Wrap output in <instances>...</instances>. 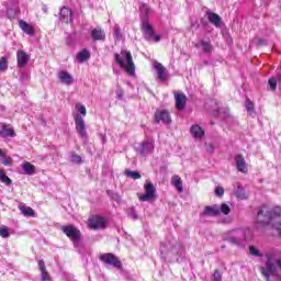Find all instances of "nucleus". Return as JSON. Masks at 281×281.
<instances>
[{"label":"nucleus","mask_w":281,"mask_h":281,"mask_svg":"<svg viewBox=\"0 0 281 281\" xmlns=\"http://www.w3.org/2000/svg\"><path fill=\"white\" fill-rule=\"evenodd\" d=\"M257 223L258 225H261V227L270 225L277 236H281V209L276 207L269 210L267 206L260 207L257 213Z\"/></svg>","instance_id":"nucleus-1"},{"label":"nucleus","mask_w":281,"mask_h":281,"mask_svg":"<svg viewBox=\"0 0 281 281\" xmlns=\"http://www.w3.org/2000/svg\"><path fill=\"white\" fill-rule=\"evenodd\" d=\"M76 113L74 114L75 128L81 139H89L87 134V125L85 124V117H87V108L82 103L75 105Z\"/></svg>","instance_id":"nucleus-2"},{"label":"nucleus","mask_w":281,"mask_h":281,"mask_svg":"<svg viewBox=\"0 0 281 281\" xmlns=\"http://www.w3.org/2000/svg\"><path fill=\"white\" fill-rule=\"evenodd\" d=\"M252 236L254 233L249 228H236L231 231L226 235L225 240H227V243H231V245H236L237 247H245V243H247V240H251Z\"/></svg>","instance_id":"nucleus-3"},{"label":"nucleus","mask_w":281,"mask_h":281,"mask_svg":"<svg viewBox=\"0 0 281 281\" xmlns=\"http://www.w3.org/2000/svg\"><path fill=\"white\" fill-rule=\"evenodd\" d=\"M115 60L121 69H125L128 76H135V64L133 63V55L128 50H122L121 55L115 54Z\"/></svg>","instance_id":"nucleus-4"},{"label":"nucleus","mask_w":281,"mask_h":281,"mask_svg":"<svg viewBox=\"0 0 281 281\" xmlns=\"http://www.w3.org/2000/svg\"><path fill=\"white\" fill-rule=\"evenodd\" d=\"M140 30L145 41H149L150 43H159L161 41V35L155 34V27H153L148 18H140Z\"/></svg>","instance_id":"nucleus-5"},{"label":"nucleus","mask_w":281,"mask_h":281,"mask_svg":"<svg viewBox=\"0 0 281 281\" xmlns=\"http://www.w3.org/2000/svg\"><path fill=\"white\" fill-rule=\"evenodd\" d=\"M71 243L79 254L85 251V239L82 238V233H80V229L75 226H71Z\"/></svg>","instance_id":"nucleus-6"},{"label":"nucleus","mask_w":281,"mask_h":281,"mask_svg":"<svg viewBox=\"0 0 281 281\" xmlns=\"http://www.w3.org/2000/svg\"><path fill=\"white\" fill-rule=\"evenodd\" d=\"M99 260L103 262V265H108L109 267H114V269H122V261L117 256L112 252L102 254L99 257Z\"/></svg>","instance_id":"nucleus-7"},{"label":"nucleus","mask_w":281,"mask_h":281,"mask_svg":"<svg viewBox=\"0 0 281 281\" xmlns=\"http://www.w3.org/2000/svg\"><path fill=\"white\" fill-rule=\"evenodd\" d=\"M157 194V189L153 182H148L145 184V194L139 195L138 200L143 202L153 201Z\"/></svg>","instance_id":"nucleus-8"},{"label":"nucleus","mask_w":281,"mask_h":281,"mask_svg":"<svg viewBox=\"0 0 281 281\" xmlns=\"http://www.w3.org/2000/svg\"><path fill=\"white\" fill-rule=\"evenodd\" d=\"M88 226L90 229H105L106 228V218L102 216H91L88 220Z\"/></svg>","instance_id":"nucleus-9"},{"label":"nucleus","mask_w":281,"mask_h":281,"mask_svg":"<svg viewBox=\"0 0 281 281\" xmlns=\"http://www.w3.org/2000/svg\"><path fill=\"white\" fill-rule=\"evenodd\" d=\"M136 150L140 157H148V155H151L153 150H155V142L144 140Z\"/></svg>","instance_id":"nucleus-10"},{"label":"nucleus","mask_w":281,"mask_h":281,"mask_svg":"<svg viewBox=\"0 0 281 281\" xmlns=\"http://www.w3.org/2000/svg\"><path fill=\"white\" fill-rule=\"evenodd\" d=\"M155 122L156 124H159L162 122L164 124H170L172 120L170 119V114L166 110H158L155 113Z\"/></svg>","instance_id":"nucleus-11"},{"label":"nucleus","mask_w":281,"mask_h":281,"mask_svg":"<svg viewBox=\"0 0 281 281\" xmlns=\"http://www.w3.org/2000/svg\"><path fill=\"white\" fill-rule=\"evenodd\" d=\"M154 68L157 71V80L159 82H166L168 80V72L166 71V67H164L160 63H155Z\"/></svg>","instance_id":"nucleus-12"},{"label":"nucleus","mask_w":281,"mask_h":281,"mask_svg":"<svg viewBox=\"0 0 281 281\" xmlns=\"http://www.w3.org/2000/svg\"><path fill=\"white\" fill-rule=\"evenodd\" d=\"M175 100H176V109H178V111H183L188 102V97H186L183 92H177L175 93Z\"/></svg>","instance_id":"nucleus-13"},{"label":"nucleus","mask_w":281,"mask_h":281,"mask_svg":"<svg viewBox=\"0 0 281 281\" xmlns=\"http://www.w3.org/2000/svg\"><path fill=\"white\" fill-rule=\"evenodd\" d=\"M162 247H166L167 251H172V254H180V256L183 254V246L179 245L177 240L165 243Z\"/></svg>","instance_id":"nucleus-14"},{"label":"nucleus","mask_w":281,"mask_h":281,"mask_svg":"<svg viewBox=\"0 0 281 281\" xmlns=\"http://www.w3.org/2000/svg\"><path fill=\"white\" fill-rule=\"evenodd\" d=\"M218 214H221V206H218V204H214L205 206L201 216H218Z\"/></svg>","instance_id":"nucleus-15"},{"label":"nucleus","mask_w":281,"mask_h":281,"mask_svg":"<svg viewBox=\"0 0 281 281\" xmlns=\"http://www.w3.org/2000/svg\"><path fill=\"white\" fill-rule=\"evenodd\" d=\"M18 67L23 69L30 63V55L24 50H18L16 53Z\"/></svg>","instance_id":"nucleus-16"},{"label":"nucleus","mask_w":281,"mask_h":281,"mask_svg":"<svg viewBox=\"0 0 281 281\" xmlns=\"http://www.w3.org/2000/svg\"><path fill=\"white\" fill-rule=\"evenodd\" d=\"M0 137H16V132H14V127L12 125L2 124Z\"/></svg>","instance_id":"nucleus-17"},{"label":"nucleus","mask_w":281,"mask_h":281,"mask_svg":"<svg viewBox=\"0 0 281 281\" xmlns=\"http://www.w3.org/2000/svg\"><path fill=\"white\" fill-rule=\"evenodd\" d=\"M38 269L41 271V280L42 281H52V277L49 276V272L47 271V267L45 266L44 260L37 261Z\"/></svg>","instance_id":"nucleus-18"},{"label":"nucleus","mask_w":281,"mask_h":281,"mask_svg":"<svg viewBox=\"0 0 281 281\" xmlns=\"http://www.w3.org/2000/svg\"><path fill=\"white\" fill-rule=\"evenodd\" d=\"M190 133L194 139H203L205 131L199 124H194L190 128Z\"/></svg>","instance_id":"nucleus-19"},{"label":"nucleus","mask_w":281,"mask_h":281,"mask_svg":"<svg viewBox=\"0 0 281 281\" xmlns=\"http://www.w3.org/2000/svg\"><path fill=\"white\" fill-rule=\"evenodd\" d=\"M236 168L239 172L244 175L247 173V161H245V157L243 155H237L235 157Z\"/></svg>","instance_id":"nucleus-20"},{"label":"nucleus","mask_w":281,"mask_h":281,"mask_svg":"<svg viewBox=\"0 0 281 281\" xmlns=\"http://www.w3.org/2000/svg\"><path fill=\"white\" fill-rule=\"evenodd\" d=\"M19 25H20V30H22V32H24V34H27L29 36H34L35 31H34V26H32V24H30L23 20H20Z\"/></svg>","instance_id":"nucleus-21"},{"label":"nucleus","mask_w":281,"mask_h":281,"mask_svg":"<svg viewBox=\"0 0 281 281\" xmlns=\"http://www.w3.org/2000/svg\"><path fill=\"white\" fill-rule=\"evenodd\" d=\"M210 23L215 25V27H223V20L220 14L207 12Z\"/></svg>","instance_id":"nucleus-22"},{"label":"nucleus","mask_w":281,"mask_h":281,"mask_svg":"<svg viewBox=\"0 0 281 281\" xmlns=\"http://www.w3.org/2000/svg\"><path fill=\"white\" fill-rule=\"evenodd\" d=\"M91 37L93 41H105L106 33L102 29H92Z\"/></svg>","instance_id":"nucleus-23"},{"label":"nucleus","mask_w":281,"mask_h":281,"mask_svg":"<svg viewBox=\"0 0 281 281\" xmlns=\"http://www.w3.org/2000/svg\"><path fill=\"white\" fill-rule=\"evenodd\" d=\"M71 18V10L67 7H63L59 12V19L63 23H69V19Z\"/></svg>","instance_id":"nucleus-24"},{"label":"nucleus","mask_w":281,"mask_h":281,"mask_svg":"<svg viewBox=\"0 0 281 281\" xmlns=\"http://www.w3.org/2000/svg\"><path fill=\"white\" fill-rule=\"evenodd\" d=\"M195 47H201L202 52H204V54H211L213 47H212V43L210 42V40L205 41L202 40L200 43L195 44Z\"/></svg>","instance_id":"nucleus-25"},{"label":"nucleus","mask_w":281,"mask_h":281,"mask_svg":"<svg viewBox=\"0 0 281 281\" xmlns=\"http://www.w3.org/2000/svg\"><path fill=\"white\" fill-rule=\"evenodd\" d=\"M76 58L78 63H87V60L91 58V53L89 52V49L83 48L81 52L77 54Z\"/></svg>","instance_id":"nucleus-26"},{"label":"nucleus","mask_w":281,"mask_h":281,"mask_svg":"<svg viewBox=\"0 0 281 281\" xmlns=\"http://www.w3.org/2000/svg\"><path fill=\"white\" fill-rule=\"evenodd\" d=\"M22 170H24L25 175L32 176L36 173V166L25 161L22 164Z\"/></svg>","instance_id":"nucleus-27"},{"label":"nucleus","mask_w":281,"mask_h":281,"mask_svg":"<svg viewBox=\"0 0 281 281\" xmlns=\"http://www.w3.org/2000/svg\"><path fill=\"white\" fill-rule=\"evenodd\" d=\"M171 183L173 188L178 190V192H183V180H181V177L173 176L171 178Z\"/></svg>","instance_id":"nucleus-28"},{"label":"nucleus","mask_w":281,"mask_h":281,"mask_svg":"<svg viewBox=\"0 0 281 281\" xmlns=\"http://www.w3.org/2000/svg\"><path fill=\"white\" fill-rule=\"evenodd\" d=\"M20 212L23 214V216H36V212H34V209L26 206V205H19L18 206Z\"/></svg>","instance_id":"nucleus-29"},{"label":"nucleus","mask_w":281,"mask_h":281,"mask_svg":"<svg viewBox=\"0 0 281 281\" xmlns=\"http://www.w3.org/2000/svg\"><path fill=\"white\" fill-rule=\"evenodd\" d=\"M246 111L248 112V115H250V117H256V105L252 103L251 100L246 99Z\"/></svg>","instance_id":"nucleus-30"},{"label":"nucleus","mask_w":281,"mask_h":281,"mask_svg":"<svg viewBox=\"0 0 281 281\" xmlns=\"http://www.w3.org/2000/svg\"><path fill=\"white\" fill-rule=\"evenodd\" d=\"M59 82L61 85H71V75L67 71L59 72Z\"/></svg>","instance_id":"nucleus-31"},{"label":"nucleus","mask_w":281,"mask_h":281,"mask_svg":"<svg viewBox=\"0 0 281 281\" xmlns=\"http://www.w3.org/2000/svg\"><path fill=\"white\" fill-rule=\"evenodd\" d=\"M139 10L144 16L142 19H148V15L150 14V7H148L147 3H140L139 4Z\"/></svg>","instance_id":"nucleus-32"},{"label":"nucleus","mask_w":281,"mask_h":281,"mask_svg":"<svg viewBox=\"0 0 281 281\" xmlns=\"http://www.w3.org/2000/svg\"><path fill=\"white\" fill-rule=\"evenodd\" d=\"M126 177H130V179H142V175L137 171H132V170H125Z\"/></svg>","instance_id":"nucleus-33"},{"label":"nucleus","mask_w":281,"mask_h":281,"mask_svg":"<svg viewBox=\"0 0 281 281\" xmlns=\"http://www.w3.org/2000/svg\"><path fill=\"white\" fill-rule=\"evenodd\" d=\"M269 85H270V89L271 91H276V89H278V74H277V78H270L269 79Z\"/></svg>","instance_id":"nucleus-34"},{"label":"nucleus","mask_w":281,"mask_h":281,"mask_svg":"<svg viewBox=\"0 0 281 281\" xmlns=\"http://www.w3.org/2000/svg\"><path fill=\"white\" fill-rule=\"evenodd\" d=\"M250 256H255L256 258H261L262 254L255 246H249Z\"/></svg>","instance_id":"nucleus-35"},{"label":"nucleus","mask_w":281,"mask_h":281,"mask_svg":"<svg viewBox=\"0 0 281 281\" xmlns=\"http://www.w3.org/2000/svg\"><path fill=\"white\" fill-rule=\"evenodd\" d=\"M8 69V58H0V71H5Z\"/></svg>","instance_id":"nucleus-36"},{"label":"nucleus","mask_w":281,"mask_h":281,"mask_svg":"<svg viewBox=\"0 0 281 281\" xmlns=\"http://www.w3.org/2000/svg\"><path fill=\"white\" fill-rule=\"evenodd\" d=\"M0 236L1 238H10V229L8 227H0Z\"/></svg>","instance_id":"nucleus-37"},{"label":"nucleus","mask_w":281,"mask_h":281,"mask_svg":"<svg viewBox=\"0 0 281 281\" xmlns=\"http://www.w3.org/2000/svg\"><path fill=\"white\" fill-rule=\"evenodd\" d=\"M222 212V214H224L225 216H227V214H229V212H232V209H229V205L223 203L220 207V213Z\"/></svg>","instance_id":"nucleus-38"},{"label":"nucleus","mask_w":281,"mask_h":281,"mask_svg":"<svg viewBox=\"0 0 281 281\" xmlns=\"http://www.w3.org/2000/svg\"><path fill=\"white\" fill-rule=\"evenodd\" d=\"M235 194L237 199H245V189H243V187H238Z\"/></svg>","instance_id":"nucleus-39"},{"label":"nucleus","mask_w":281,"mask_h":281,"mask_svg":"<svg viewBox=\"0 0 281 281\" xmlns=\"http://www.w3.org/2000/svg\"><path fill=\"white\" fill-rule=\"evenodd\" d=\"M1 181L3 183H7V186H10L12 183V179H10V177H8L5 173H3L1 177H0Z\"/></svg>","instance_id":"nucleus-40"},{"label":"nucleus","mask_w":281,"mask_h":281,"mask_svg":"<svg viewBox=\"0 0 281 281\" xmlns=\"http://www.w3.org/2000/svg\"><path fill=\"white\" fill-rule=\"evenodd\" d=\"M214 104H215V110L212 112V115H214L215 117L221 115L222 112H221V108H218V102L214 101Z\"/></svg>","instance_id":"nucleus-41"},{"label":"nucleus","mask_w":281,"mask_h":281,"mask_svg":"<svg viewBox=\"0 0 281 281\" xmlns=\"http://www.w3.org/2000/svg\"><path fill=\"white\" fill-rule=\"evenodd\" d=\"M64 234H66V236H68V238H71V226H63L61 227Z\"/></svg>","instance_id":"nucleus-42"},{"label":"nucleus","mask_w":281,"mask_h":281,"mask_svg":"<svg viewBox=\"0 0 281 281\" xmlns=\"http://www.w3.org/2000/svg\"><path fill=\"white\" fill-rule=\"evenodd\" d=\"M213 280L214 281H222L223 280V276L221 274V271H218V270L214 271Z\"/></svg>","instance_id":"nucleus-43"},{"label":"nucleus","mask_w":281,"mask_h":281,"mask_svg":"<svg viewBox=\"0 0 281 281\" xmlns=\"http://www.w3.org/2000/svg\"><path fill=\"white\" fill-rule=\"evenodd\" d=\"M215 194L216 196H223V194H225V189H223V187H216Z\"/></svg>","instance_id":"nucleus-44"},{"label":"nucleus","mask_w":281,"mask_h":281,"mask_svg":"<svg viewBox=\"0 0 281 281\" xmlns=\"http://www.w3.org/2000/svg\"><path fill=\"white\" fill-rule=\"evenodd\" d=\"M71 161L72 164H82V158L78 155H72Z\"/></svg>","instance_id":"nucleus-45"},{"label":"nucleus","mask_w":281,"mask_h":281,"mask_svg":"<svg viewBox=\"0 0 281 281\" xmlns=\"http://www.w3.org/2000/svg\"><path fill=\"white\" fill-rule=\"evenodd\" d=\"M130 218H133L134 221H137L138 216H137V212H135V209H131L130 210V214H128Z\"/></svg>","instance_id":"nucleus-46"},{"label":"nucleus","mask_w":281,"mask_h":281,"mask_svg":"<svg viewBox=\"0 0 281 281\" xmlns=\"http://www.w3.org/2000/svg\"><path fill=\"white\" fill-rule=\"evenodd\" d=\"M2 164H3V166H12V164H13L12 157L4 158Z\"/></svg>","instance_id":"nucleus-47"},{"label":"nucleus","mask_w":281,"mask_h":281,"mask_svg":"<svg viewBox=\"0 0 281 281\" xmlns=\"http://www.w3.org/2000/svg\"><path fill=\"white\" fill-rule=\"evenodd\" d=\"M114 38H122V30H120V27H116L114 31Z\"/></svg>","instance_id":"nucleus-48"},{"label":"nucleus","mask_w":281,"mask_h":281,"mask_svg":"<svg viewBox=\"0 0 281 281\" xmlns=\"http://www.w3.org/2000/svg\"><path fill=\"white\" fill-rule=\"evenodd\" d=\"M214 144L210 143L206 147V153H214Z\"/></svg>","instance_id":"nucleus-49"},{"label":"nucleus","mask_w":281,"mask_h":281,"mask_svg":"<svg viewBox=\"0 0 281 281\" xmlns=\"http://www.w3.org/2000/svg\"><path fill=\"white\" fill-rule=\"evenodd\" d=\"M0 157H5V151H3V149L0 148Z\"/></svg>","instance_id":"nucleus-50"},{"label":"nucleus","mask_w":281,"mask_h":281,"mask_svg":"<svg viewBox=\"0 0 281 281\" xmlns=\"http://www.w3.org/2000/svg\"><path fill=\"white\" fill-rule=\"evenodd\" d=\"M259 45H265V40H259Z\"/></svg>","instance_id":"nucleus-51"},{"label":"nucleus","mask_w":281,"mask_h":281,"mask_svg":"<svg viewBox=\"0 0 281 281\" xmlns=\"http://www.w3.org/2000/svg\"><path fill=\"white\" fill-rule=\"evenodd\" d=\"M227 116V110L224 112V117H226Z\"/></svg>","instance_id":"nucleus-52"},{"label":"nucleus","mask_w":281,"mask_h":281,"mask_svg":"<svg viewBox=\"0 0 281 281\" xmlns=\"http://www.w3.org/2000/svg\"><path fill=\"white\" fill-rule=\"evenodd\" d=\"M117 95H119V98L122 100V93H119Z\"/></svg>","instance_id":"nucleus-53"}]
</instances>
